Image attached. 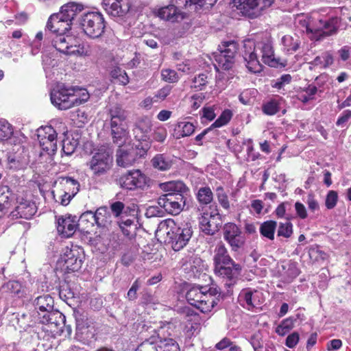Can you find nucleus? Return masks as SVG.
I'll return each mask as SVG.
<instances>
[{
  "instance_id": "obj_1",
  "label": "nucleus",
  "mask_w": 351,
  "mask_h": 351,
  "mask_svg": "<svg viewBox=\"0 0 351 351\" xmlns=\"http://www.w3.org/2000/svg\"><path fill=\"white\" fill-rule=\"evenodd\" d=\"M146 330L149 337L137 346L135 351H180L179 344L171 337L170 323H165L157 328L148 326Z\"/></svg>"
},
{
  "instance_id": "obj_2",
  "label": "nucleus",
  "mask_w": 351,
  "mask_h": 351,
  "mask_svg": "<svg viewBox=\"0 0 351 351\" xmlns=\"http://www.w3.org/2000/svg\"><path fill=\"white\" fill-rule=\"evenodd\" d=\"M80 89L73 86H66L64 84H58L50 94L51 103L60 110H67L75 106L81 105L89 98L86 91H84L82 97L77 93Z\"/></svg>"
},
{
  "instance_id": "obj_3",
  "label": "nucleus",
  "mask_w": 351,
  "mask_h": 351,
  "mask_svg": "<svg viewBox=\"0 0 351 351\" xmlns=\"http://www.w3.org/2000/svg\"><path fill=\"white\" fill-rule=\"evenodd\" d=\"M158 231L167 235V240L171 243L172 249L176 252L186 245L193 234L191 227L187 224L182 228L179 227L172 219L162 221L158 225Z\"/></svg>"
},
{
  "instance_id": "obj_4",
  "label": "nucleus",
  "mask_w": 351,
  "mask_h": 351,
  "mask_svg": "<svg viewBox=\"0 0 351 351\" xmlns=\"http://www.w3.org/2000/svg\"><path fill=\"white\" fill-rule=\"evenodd\" d=\"M107 116L112 141L120 146L128 134V112L121 104H115L109 106Z\"/></svg>"
},
{
  "instance_id": "obj_5",
  "label": "nucleus",
  "mask_w": 351,
  "mask_h": 351,
  "mask_svg": "<svg viewBox=\"0 0 351 351\" xmlns=\"http://www.w3.org/2000/svg\"><path fill=\"white\" fill-rule=\"evenodd\" d=\"M101 211H104L102 209H97L94 215H83L80 220H77L76 216H72L71 215H65L58 217L57 219V231L58 234L63 238H69L72 237L78 226L84 223L85 221H88L87 217H90L93 221L90 222V226H93L94 222L99 226H104L106 221L104 219V215Z\"/></svg>"
},
{
  "instance_id": "obj_6",
  "label": "nucleus",
  "mask_w": 351,
  "mask_h": 351,
  "mask_svg": "<svg viewBox=\"0 0 351 351\" xmlns=\"http://www.w3.org/2000/svg\"><path fill=\"white\" fill-rule=\"evenodd\" d=\"M80 25L86 35L91 38L101 37L106 28V21L99 12H88L83 14Z\"/></svg>"
},
{
  "instance_id": "obj_7",
  "label": "nucleus",
  "mask_w": 351,
  "mask_h": 351,
  "mask_svg": "<svg viewBox=\"0 0 351 351\" xmlns=\"http://www.w3.org/2000/svg\"><path fill=\"white\" fill-rule=\"evenodd\" d=\"M150 178L140 169L129 170L119 178L120 186L129 191L144 190L150 186Z\"/></svg>"
},
{
  "instance_id": "obj_8",
  "label": "nucleus",
  "mask_w": 351,
  "mask_h": 351,
  "mask_svg": "<svg viewBox=\"0 0 351 351\" xmlns=\"http://www.w3.org/2000/svg\"><path fill=\"white\" fill-rule=\"evenodd\" d=\"M341 19L337 16L332 17L328 21H319V25L315 26L311 23L306 25V32L311 34V38L316 41L322 40L326 37L335 34L340 27Z\"/></svg>"
},
{
  "instance_id": "obj_9",
  "label": "nucleus",
  "mask_w": 351,
  "mask_h": 351,
  "mask_svg": "<svg viewBox=\"0 0 351 351\" xmlns=\"http://www.w3.org/2000/svg\"><path fill=\"white\" fill-rule=\"evenodd\" d=\"M113 157L105 149H99L92 156L88 163L90 169L97 176L106 173L112 167Z\"/></svg>"
},
{
  "instance_id": "obj_10",
  "label": "nucleus",
  "mask_w": 351,
  "mask_h": 351,
  "mask_svg": "<svg viewBox=\"0 0 351 351\" xmlns=\"http://www.w3.org/2000/svg\"><path fill=\"white\" fill-rule=\"evenodd\" d=\"M84 250L78 245L66 247L61 260L63 262V269L66 273L77 271L82 267Z\"/></svg>"
},
{
  "instance_id": "obj_11",
  "label": "nucleus",
  "mask_w": 351,
  "mask_h": 351,
  "mask_svg": "<svg viewBox=\"0 0 351 351\" xmlns=\"http://www.w3.org/2000/svg\"><path fill=\"white\" fill-rule=\"evenodd\" d=\"M37 206L27 195H18L14 209L10 213L13 219H30L37 212Z\"/></svg>"
},
{
  "instance_id": "obj_12",
  "label": "nucleus",
  "mask_w": 351,
  "mask_h": 351,
  "mask_svg": "<svg viewBox=\"0 0 351 351\" xmlns=\"http://www.w3.org/2000/svg\"><path fill=\"white\" fill-rule=\"evenodd\" d=\"M40 147L48 154H53L57 149V132L51 125L40 127L37 130Z\"/></svg>"
},
{
  "instance_id": "obj_13",
  "label": "nucleus",
  "mask_w": 351,
  "mask_h": 351,
  "mask_svg": "<svg viewBox=\"0 0 351 351\" xmlns=\"http://www.w3.org/2000/svg\"><path fill=\"white\" fill-rule=\"evenodd\" d=\"M237 49V43L234 41L223 42L219 45V53L215 56V58L219 67L224 70L231 68Z\"/></svg>"
},
{
  "instance_id": "obj_14",
  "label": "nucleus",
  "mask_w": 351,
  "mask_h": 351,
  "mask_svg": "<svg viewBox=\"0 0 351 351\" xmlns=\"http://www.w3.org/2000/svg\"><path fill=\"white\" fill-rule=\"evenodd\" d=\"M186 197L180 195H162L158 199L159 206L169 214L177 215L186 204Z\"/></svg>"
},
{
  "instance_id": "obj_15",
  "label": "nucleus",
  "mask_w": 351,
  "mask_h": 351,
  "mask_svg": "<svg viewBox=\"0 0 351 351\" xmlns=\"http://www.w3.org/2000/svg\"><path fill=\"white\" fill-rule=\"evenodd\" d=\"M256 47L255 42L252 39H245L243 41V48L245 53V56L243 55V58L247 62V69L253 73H259L261 71V64L255 53Z\"/></svg>"
},
{
  "instance_id": "obj_16",
  "label": "nucleus",
  "mask_w": 351,
  "mask_h": 351,
  "mask_svg": "<svg viewBox=\"0 0 351 351\" xmlns=\"http://www.w3.org/2000/svg\"><path fill=\"white\" fill-rule=\"evenodd\" d=\"M274 0H243V16L250 19L260 16L262 12L270 7Z\"/></svg>"
},
{
  "instance_id": "obj_17",
  "label": "nucleus",
  "mask_w": 351,
  "mask_h": 351,
  "mask_svg": "<svg viewBox=\"0 0 351 351\" xmlns=\"http://www.w3.org/2000/svg\"><path fill=\"white\" fill-rule=\"evenodd\" d=\"M220 295V289L217 287L207 288L206 287L201 297L202 302H199L198 309L204 313L210 312L214 306L217 304Z\"/></svg>"
},
{
  "instance_id": "obj_18",
  "label": "nucleus",
  "mask_w": 351,
  "mask_h": 351,
  "mask_svg": "<svg viewBox=\"0 0 351 351\" xmlns=\"http://www.w3.org/2000/svg\"><path fill=\"white\" fill-rule=\"evenodd\" d=\"M75 39L72 36L65 35V34L56 35L52 40V45L57 51L66 54L72 55L79 53V49L77 45H73Z\"/></svg>"
},
{
  "instance_id": "obj_19",
  "label": "nucleus",
  "mask_w": 351,
  "mask_h": 351,
  "mask_svg": "<svg viewBox=\"0 0 351 351\" xmlns=\"http://www.w3.org/2000/svg\"><path fill=\"white\" fill-rule=\"evenodd\" d=\"M53 305V298L49 294H44L43 295L38 296L35 300L36 308L41 312L46 313L43 315L42 320H40L42 324H53V322H51L52 318L51 317V315H54V313H52Z\"/></svg>"
},
{
  "instance_id": "obj_20",
  "label": "nucleus",
  "mask_w": 351,
  "mask_h": 351,
  "mask_svg": "<svg viewBox=\"0 0 351 351\" xmlns=\"http://www.w3.org/2000/svg\"><path fill=\"white\" fill-rule=\"evenodd\" d=\"M132 6L130 0H117L102 2L105 11L113 16H123L127 14Z\"/></svg>"
},
{
  "instance_id": "obj_21",
  "label": "nucleus",
  "mask_w": 351,
  "mask_h": 351,
  "mask_svg": "<svg viewBox=\"0 0 351 351\" xmlns=\"http://www.w3.org/2000/svg\"><path fill=\"white\" fill-rule=\"evenodd\" d=\"M46 29L56 35H60L69 31L71 29V25L58 13H55L49 16Z\"/></svg>"
},
{
  "instance_id": "obj_22",
  "label": "nucleus",
  "mask_w": 351,
  "mask_h": 351,
  "mask_svg": "<svg viewBox=\"0 0 351 351\" xmlns=\"http://www.w3.org/2000/svg\"><path fill=\"white\" fill-rule=\"evenodd\" d=\"M160 189L166 192L165 195H180L186 197L190 191L189 187L180 180L169 181L159 184Z\"/></svg>"
},
{
  "instance_id": "obj_23",
  "label": "nucleus",
  "mask_w": 351,
  "mask_h": 351,
  "mask_svg": "<svg viewBox=\"0 0 351 351\" xmlns=\"http://www.w3.org/2000/svg\"><path fill=\"white\" fill-rule=\"evenodd\" d=\"M224 239L237 250L241 245V235L239 228L234 223H228L223 228Z\"/></svg>"
},
{
  "instance_id": "obj_24",
  "label": "nucleus",
  "mask_w": 351,
  "mask_h": 351,
  "mask_svg": "<svg viewBox=\"0 0 351 351\" xmlns=\"http://www.w3.org/2000/svg\"><path fill=\"white\" fill-rule=\"evenodd\" d=\"M157 16L162 19L176 22L184 19L185 14L174 5H169L158 9Z\"/></svg>"
},
{
  "instance_id": "obj_25",
  "label": "nucleus",
  "mask_w": 351,
  "mask_h": 351,
  "mask_svg": "<svg viewBox=\"0 0 351 351\" xmlns=\"http://www.w3.org/2000/svg\"><path fill=\"white\" fill-rule=\"evenodd\" d=\"M260 49L262 53V60L265 64L274 68L285 66L280 62V59L274 57V51L270 43H261Z\"/></svg>"
},
{
  "instance_id": "obj_26",
  "label": "nucleus",
  "mask_w": 351,
  "mask_h": 351,
  "mask_svg": "<svg viewBox=\"0 0 351 351\" xmlns=\"http://www.w3.org/2000/svg\"><path fill=\"white\" fill-rule=\"evenodd\" d=\"M117 163L119 167L132 166L137 160L133 147L130 148L119 147L117 151Z\"/></svg>"
},
{
  "instance_id": "obj_27",
  "label": "nucleus",
  "mask_w": 351,
  "mask_h": 351,
  "mask_svg": "<svg viewBox=\"0 0 351 351\" xmlns=\"http://www.w3.org/2000/svg\"><path fill=\"white\" fill-rule=\"evenodd\" d=\"M215 265V273L223 278H226L227 279L232 280L234 279L235 276L238 274V271L239 269V265L235 264L234 261H232V264L226 263H214Z\"/></svg>"
},
{
  "instance_id": "obj_28",
  "label": "nucleus",
  "mask_w": 351,
  "mask_h": 351,
  "mask_svg": "<svg viewBox=\"0 0 351 351\" xmlns=\"http://www.w3.org/2000/svg\"><path fill=\"white\" fill-rule=\"evenodd\" d=\"M83 8L82 4L70 2L62 5L58 14L71 25L72 21L82 11Z\"/></svg>"
},
{
  "instance_id": "obj_29",
  "label": "nucleus",
  "mask_w": 351,
  "mask_h": 351,
  "mask_svg": "<svg viewBox=\"0 0 351 351\" xmlns=\"http://www.w3.org/2000/svg\"><path fill=\"white\" fill-rule=\"evenodd\" d=\"M2 291L12 297L21 298L26 295L25 287L19 280H9L1 287Z\"/></svg>"
},
{
  "instance_id": "obj_30",
  "label": "nucleus",
  "mask_w": 351,
  "mask_h": 351,
  "mask_svg": "<svg viewBox=\"0 0 351 351\" xmlns=\"http://www.w3.org/2000/svg\"><path fill=\"white\" fill-rule=\"evenodd\" d=\"M79 182L71 178H63L59 184L55 187L57 191L68 195L69 197H73L79 191Z\"/></svg>"
},
{
  "instance_id": "obj_31",
  "label": "nucleus",
  "mask_w": 351,
  "mask_h": 351,
  "mask_svg": "<svg viewBox=\"0 0 351 351\" xmlns=\"http://www.w3.org/2000/svg\"><path fill=\"white\" fill-rule=\"evenodd\" d=\"M151 164L154 169L159 171H167L171 169L174 161L166 154H157L152 158Z\"/></svg>"
},
{
  "instance_id": "obj_32",
  "label": "nucleus",
  "mask_w": 351,
  "mask_h": 351,
  "mask_svg": "<svg viewBox=\"0 0 351 351\" xmlns=\"http://www.w3.org/2000/svg\"><path fill=\"white\" fill-rule=\"evenodd\" d=\"M207 214H203L199 219V227L203 232L208 235H213L219 230L222 221L208 218Z\"/></svg>"
},
{
  "instance_id": "obj_33",
  "label": "nucleus",
  "mask_w": 351,
  "mask_h": 351,
  "mask_svg": "<svg viewBox=\"0 0 351 351\" xmlns=\"http://www.w3.org/2000/svg\"><path fill=\"white\" fill-rule=\"evenodd\" d=\"M76 330L78 332L84 334L86 330L94 328L95 321L92 317L88 316V314L77 313L75 315Z\"/></svg>"
},
{
  "instance_id": "obj_34",
  "label": "nucleus",
  "mask_w": 351,
  "mask_h": 351,
  "mask_svg": "<svg viewBox=\"0 0 351 351\" xmlns=\"http://www.w3.org/2000/svg\"><path fill=\"white\" fill-rule=\"evenodd\" d=\"M12 191L7 186L0 188V218L8 213L11 206Z\"/></svg>"
},
{
  "instance_id": "obj_35",
  "label": "nucleus",
  "mask_w": 351,
  "mask_h": 351,
  "mask_svg": "<svg viewBox=\"0 0 351 351\" xmlns=\"http://www.w3.org/2000/svg\"><path fill=\"white\" fill-rule=\"evenodd\" d=\"M202 261L196 256H187L181 261L182 267L186 273L195 274L199 271Z\"/></svg>"
},
{
  "instance_id": "obj_36",
  "label": "nucleus",
  "mask_w": 351,
  "mask_h": 351,
  "mask_svg": "<svg viewBox=\"0 0 351 351\" xmlns=\"http://www.w3.org/2000/svg\"><path fill=\"white\" fill-rule=\"evenodd\" d=\"M206 287L203 286H195L191 287L186 294V298L188 302L197 308L199 306V302L202 301V295L204 293Z\"/></svg>"
},
{
  "instance_id": "obj_37",
  "label": "nucleus",
  "mask_w": 351,
  "mask_h": 351,
  "mask_svg": "<svg viewBox=\"0 0 351 351\" xmlns=\"http://www.w3.org/2000/svg\"><path fill=\"white\" fill-rule=\"evenodd\" d=\"M214 263H226L227 264H232V259L230 258V256L228 254V250L226 248L225 245L220 243L217 244L215 249V255L213 258Z\"/></svg>"
},
{
  "instance_id": "obj_38",
  "label": "nucleus",
  "mask_w": 351,
  "mask_h": 351,
  "mask_svg": "<svg viewBox=\"0 0 351 351\" xmlns=\"http://www.w3.org/2000/svg\"><path fill=\"white\" fill-rule=\"evenodd\" d=\"M152 122L147 118L140 119L136 123L135 128L134 130L136 133V137H137L138 132L142 133V135L139 137V140L145 141V138L147 137V134L151 131Z\"/></svg>"
},
{
  "instance_id": "obj_39",
  "label": "nucleus",
  "mask_w": 351,
  "mask_h": 351,
  "mask_svg": "<svg viewBox=\"0 0 351 351\" xmlns=\"http://www.w3.org/2000/svg\"><path fill=\"white\" fill-rule=\"evenodd\" d=\"M334 62L332 55L329 51H325L321 56H316L311 62L314 66H320L322 68H327L332 65Z\"/></svg>"
},
{
  "instance_id": "obj_40",
  "label": "nucleus",
  "mask_w": 351,
  "mask_h": 351,
  "mask_svg": "<svg viewBox=\"0 0 351 351\" xmlns=\"http://www.w3.org/2000/svg\"><path fill=\"white\" fill-rule=\"evenodd\" d=\"M276 226L277 223L275 221H266L261 225L260 232L263 237L274 240Z\"/></svg>"
},
{
  "instance_id": "obj_41",
  "label": "nucleus",
  "mask_w": 351,
  "mask_h": 351,
  "mask_svg": "<svg viewBox=\"0 0 351 351\" xmlns=\"http://www.w3.org/2000/svg\"><path fill=\"white\" fill-rule=\"evenodd\" d=\"M196 197L200 204L207 205L212 202L213 193L209 186H204L199 189Z\"/></svg>"
},
{
  "instance_id": "obj_42",
  "label": "nucleus",
  "mask_w": 351,
  "mask_h": 351,
  "mask_svg": "<svg viewBox=\"0 0 351 351\" xmlns=\"http://www.w3.org/2000/svg\"><path fill=\"white\" fill-rule=\"evenodd\" d=\"M79 144L78 140L74 138L66 137L62 141V152L66 156L74 153Z\"/></svg>"
},
{
  "instance_id": "obj_43",
  "label": "nucleus",
  "mask_w": 351,
  "mask_h": 351,
  "mask_svg": "<svg viewBox=\"0 0 351 351\" xmlns=\"http://www.w3.org/2000/svg\"><path fill=\"white\" fill-rule=\"evenodd\" d=\"M232 112L230 109L224 110L215 121L210 126L212 129L221 128L227 125L232 117Z\"/></svg>"
},
{
  "instance_id": "obj_44",
  "label": "nucleus",
  "mask_w": 351,
  "mask_h": 351,
  "mask_svg": "<svg viewBox=\"0 0 351 351\" xmlns=\"http://www.w3.org/2000/svg\"><path fill=\"white\" fill-rule=\"evenodd\" d=\"M295 321L292 317L283 319L276 327V332L280 336H285L293 328Z\"/></svg>"
},
{
  "instance_id": "obj_45",
  "label": "nucleus",
  "mask_w": 351,
  "mask_h": 351,
  "mask_svg": "<svg viewBox=\"0 0 351 351\" xmlns=\"http://www.w3.org/2000/svg\"><path fill=\"white\" fill-rule=\"evenodd\" d=\"M176 126L180 132V134L177 137L178 138H180V137L190 136L195 130V126L190 122L181 121L178 123Z\"/></svg>"
},
{
  "instance_id": "obj_46",
  "label": "nucleus",
  "mask_w": 351,
  "mask_h": 351,
  "mask_svg": "<svg viewBox=\"0 0 351 351\" xmlns=\"http://www.w3.org/2000/svg\"><path fill=\"white\" fill-rule=\"evenodd\" d=\"M208 83V75L206 73H200L197 76H195L192 80V84L191 87L195 90H204Z\"/></svg>"
},
{
  "instance_id": "obj_47",
  "label": "nucleus",
  "mask_w": 351,
  "mask_h": 351,
  "mask_svg": "<svg viewBox=\"0 0 351 351\" xmlns=\"http://www.w3.org/2000/svg\"><path fill=\"white\" fill-rule=\"evenodd\" d=\"M282 43L288 52L298 50L300 42L298 38H294L290 35H285L282 38Z\"/></svg>"
},
{
  "instance_id": "obj_48",
  "label": "nucleus",
  "mask_w": 351,
  "mask_h": 351,
  "mask_svg": "<svg viewBox=\"0 0 351 351\" xmlns=\"http://www.w3.org/2000/svg\"><path fill=\"white\" fill-rule=\"evenodd\" d=\"M110 75L122 85H126L129 83V77L126 72L119 67L114 68L110 72Z\"/></svg>"
},
{
  "instance_id": "obj_49",
  "label": "nucleus",
  "mask_w": 351,
  "mask_h": 351,
  "mask_svg": "<svg viewBox=\"0 0 351 351\" xmlns=\"http://www.w3.org/2000/svg\"><path fill=\"white\" fill-rule=\"evenodd\" d=\"M13 134L11 125L5 120H0V141L9 139Z\"/></svg>"
},
{
  "instance_id": "obj_50",
  "label": "nucleus",
  "mask_w": 351,
  "mask_h": 351,
  "mask_svg": "<svg viewBox=\"0 0 351 351\" xmlns=\"http://www.w3.org/2000/svg\"><path fill=\"white\" fill-rule=\"evenodd\" d=\"M51 193L54 201L62 206H67L73 199L72 197H69L68 195L61 191L54 189Z\"/></svg>"
},
{
  "instance_id": "obj_51",
  "label": "nucleus",
  "mask_w": 351,
  "mask_h": 351,
  "mask_svg": "<svg viewBox=\"0 0 351 351\" xmlns=\"http://www.w3.org/2000/svg\"><path fill=\"white\" fill-rule=\"evenodd\" d=\"M293 233V225L290 221L280 223L278 229V236L289 238Z\"/></svg>"
},
{
  "instance_id": "obj_52",
  "label": "nucleus",
  "mask_w": 351,
  "mask_h": 351,
  "mask_svg": "<svg viewBox=\"0 0 351 351\" xmlns=\"http://www.w3.org/2000/svg\"><path fill=\"white\" fill-rule=\"evenodd\" d=\"M217 197L219 204L225 210H228L230 207V202L227 194L225 193L223 187L219 186L217 188Z\"/></svg>"
},
{
  "instance_id": "obj_53",
  "label": "nucleus",
  "mask_w": 351,
  "mask_h": 351,
  "mask_svg": "<svg viewBox=\"0 0 351 351\" xmlns=\"http://www.w3.org/2000/svg\"><path fill=\"white\" fill-rule=\"evenodd\" d=\"M7 165L10 169L16 171L22 167V162L14 154H8L7 157Z\"/></svg>"
},
{
  "instance_id": "obj_54",
  "label": "nucleus",
  "mask_w": 351,
  "mask_h": 351,
  "mask_svg": "<svg viewBox=\"0 0 351 351\" xmlns=\"http://www.w3.org/2000/svg\"><path fill=\"white\" fill-rule=\"evenodd\" d=\"M161 76L163 80L169 83H175L179 80L177 72L170 69L162 70Z\"/></svg>"
},
{
  "instance_id": "obj_55",
  "label": "nucleus",
  "mask_w": 351,
  "mask_h": 351,
  "mask_svg": "<svg viewBox=\"0 0 351 351\" xmlns=\"http://www.w3.org/2000/svg\"><path fill=\"white\" fill-rule=\"evenodd\" d=\"M280 110L279 106L276 101L271 100L263 106V110L267 115H274Z\"/></svg>"
},
{
  "instance_id": "obj_56",
  "label": "nucleus",
  "mask_w": 351,
  "mask_h": 351,
  "mask_svg": "<svg viewBox=\"0 0 351 351\" xmlns=\"http://www.w3.org/2000/svg\"><path fill=\"white\" fill-rule=\"evenodd\" d=\"M171 86L169 85H166L165 86L159 89L154 95V101L155 102H158L165 100L166 97L171 93Z\"/></svg>"
},
{
  "instance_id": "obj_57",
  "label": "nucleus",
  "mask_w": 351,
  "mask_h": 351,
  "mask_svg": "<svg viewBox=\"0 0 351 351\" xmlns=\"http://www.w3.org/2000/svg\"><path fill=\"white\" fill-rule=\"evenodd\" d=\"M149 149V146L147 143L143 145L142 142H139L135 147H133V150L135 152L136 160L140 158H144L147 154V151Z\"/></svg>"
},
{
  "instance_id": "obj_58",
  "label": "nucleus",
  "mask_w": 351,
  "mask_h": 351,
  "mask_svg": "<svg viewBox=\"0 0 351 351\" xmlns=\"http://www.w3.org/2000/svg\"><path fill=\"white\" fill-rule=\"evenodd\" d=\"M167 136V130L164 127L156 128L152 133V138L155 141L163 143Z\"/></svg>"
},
{
  "instance_id": "obj_59",
  "label": "nucleus",
  "mask_w": 351,
  "mask_h": 351,
  "mask_svg": "<svg viewBox=\"0 0 351 351\" xmlns=\"http://www.w3.org/2000/svg\"><path fill=\"white\" fill-rule=\"evenodd\" d=\"M203 214H207L208 218H213L218 221H222L221 215L219 213L217 206L215 204H210L208 210H206Z\"/></svg>"
},
{
  "instance_id": "obj_60",
  "label": "nucleus",
  "mask_w": 351,
  "mask_h": 351,
  "mask_svg": "<svg viewBox=\"0 0 351 351\" xmlns=\"http://www.w3.org/2000/svg\"><path fill=\"white\" fill-rule=\"evenodd\" d=\"M338 195L337 193L335 191H330L326 198V206L328 209L333 208L337 202Z\"/></svg>"
},
{
  "instance_id": "obj_61",
  "label": "nucleus",
  "mask_w": 351,
  "mask_h": 351,
  "mask_svg": "<svg viewBox=\"0 0 351 351\" xmlns=\"http://www.w3.org/2000/svg\"><path fill=\"white\" fill-rule=\"evenodd\" d=\"M300 274L299 269L294 264H290L287 266L286 271V280L291 282L293 279L295 278Z\"/></svg>"
},
{
  "instance_id": "obj_62",
  "label": "nucleus",
  "mask_w": 351,
  "mask_h": 351,
  "mask_svg": "<svg viewBox=\"0 0 351 351\" xmlns=\"http://www.w3.org/2000/svg\"><path fill=\"white\" fill-rule=\"evenodd\" d=\"M215 106H204L202 109V118H204L206 120L211 121L215 119L216 117V114L215 112Z\"/></svg>"
},
{
  "instance_id": "obj_63",
  "label": "nucleus",
  "mask_w": 351,
  "mask_h": 351,
  "mask_svg": "<svg viewBox=\"0 0 351 351\" xmlns=\"http://www.w3.org/2000/svg\"><path fill=\"white\" fill-rule=\"evenodd\" d=\"M110 209L115 217L120 216L123 212L126 213L124 204L119 201L112 203L110 205Z\"/></svg>"
},
{
  "instance_id": "obj_64",
  "label": "nucleus",
  "mask_w": 351,
  "mask_h": 351,
  "mask_svg": "<svg viewBox=\"0 0 351 351\" xmlns=\"http://www.w3.org/2000/svg\"><path fill=\"white\" fill-rule=\"evenodd\" d=\"M205 98V96L203 93H198L195 94L191 96V108L193 110H197L198 109L202 104L203 103V101Z\"/></svg>"
}]
</instances>
